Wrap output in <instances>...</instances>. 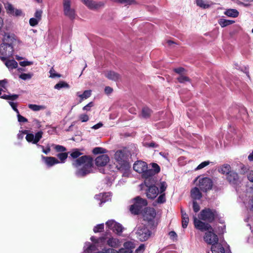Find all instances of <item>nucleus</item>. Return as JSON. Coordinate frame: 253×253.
<instances>
[{
    "label": "nucleus",
    "instance_id": "obj_1",
    "mask_svg": "<svg viewBox=\"0 0 253 253\" xmlns=\"http://www.w3.org/2000/svg\"><path fill=\"white\" fill-rule=\"evenodd\" d=\"M82 154L79 149H74L70 153L69 157V159H74L72 164L76 169L75 174L79 178L84 177L93 172V158L87 155L80 157Z\"/></svg>",
    "mask_w": 253,
    "mask_h": 253
},
{
    "label": "nucleus",
    "instance_id": "obj_2",
    "mask_svg": "<svg viewBox=\"0 0 253 253\" xmlns=\"http://www.w3.org/2000/svg\"><path fill=\"white\" fill-rule=\"evenodd\" d=\"M15 39L9 35L5 34L2 43L0 45V59L4 61L13 54L14 50L12 44Z\"/></svg>",
    "mask_w": 253,
    "mask_h": 253
},
{
    "label": "nucleus",
    "instance_id": "obj_3",
    "mask_svg": "<svg viewBox=\"0 0 253 253\" xmlns=\"http://www.w3.org/2000/svg\"><path fill=\"white\" fill-rule=\"evenodd\" d=\"M204 241L208 244L211 245V251L212 253H224L225 249L223 246L218 243V238L213 232V230H208L205 233L204 237Z\"/></svg>",
    "mask_w": 253,
    "mask_h": 253
},
{
    "label": "nucleus",
    "instance_id": "obj_4",
    "mask_svg": "<svg viewBox=\"0 0 253 253\" xmlns=\"http://www.w3.org/2000/svg\"><path fill=\"white\" fill-rule=\"evenodd\" d=\"M128 151L126 149L117 151L114 155V158L118 164L116 166L120 171H126L130 168L128 161Z\"/></svg>",
    "mask_w": 253,
    "mask_h": 253
},
{
    "label": "nucleus",
    "instance_id": "obj_5",
    "mask_svg": "<svg viewBox=\"0 0 253 253\" xmlns=\"http://www.w3.org/2000/svg\"><path fill=\"white\" fill-rule=\"evenodd\" d=\"M150 167H151V168L146 169V170L142 174V177L145 179V184H150V182H152V184L155 183V178L154 176L158 174L161 170L160 166L156 163H151L149 165V168Z\"/></svg>",
    "mask_w": 253,
    "mask_h": 253
},
{
    "label": "nucleus",
    "instance_id": "obj_6",
    "mask_svg": "<svg viewBox=\"0 0 253 253\" xmlns=\"http://www.w3.org/2000/svg\"><path fill=\"white\" fill-rule=\"evenodd\" d=\"M133 200L134 203L130 206V211L134 215L139 214L143 208L147 205V201L146 199H142L139 196L135 197Z\"/></svg>",
    "mask_w": 253,
    "mask_h": 253
},
{
    "label": "nucleus",
    "instance_id": "obj_7",
    "mask_svg": "<svg viewBox=\"0 0 253 253\" xmlns=\"http://www.w3.org/2000/svg\"><path fill=\"white\" fill-rule=\"evenodd\" d=\"M135 234L139 240L144 242L150 237L152 232L146 226L141 224L136 227Z\"/></svg>",
    "mask_w": 253,
    "mask_h": 253
},
{
    "label": "nucleus",
    "instance_id": "obj_8",
    "mask_svg": "<svg viewBox=\"0 0 253 253\" xmlns=\"http://www.w3.org/2000/svg\"><path fill=\"white\" fill-rule=\"evenodd\" d=\"M63 11L64 15L71 20H74L77 16L75 8L72 7L71 0H63Z\"/></svg>",
    "mask_w": 253,
    "mask_h": 253
},
{
    "label": "nucleus",
    "instance_id": "obj_9",
    "mask_svg": "<svg viewBox=\"0 0 253 253\" xmlns=\"http://www.w3.org/2000/svg\"><path fill=\"white\" fill-rule=\"evenodd\" d=\"M217 213L215 210L207 208L201 211L199 218L201 220L211 223L217 217Z\"/></svg>",
    "mask_w": 253,
    "mask_h": 253
},
{
    "label": "nucleus",
    "instance_id": "obj_10",
    "mask_svg": "<svg viewBox=\"0 0 253 253\" xmlns=\"http://www.w3.org/2000/svg\"><path fill=\"white\" fill-rule=\"evenodd\" d=\"M42 135L43 132L42 131L37 132L35 135L33 133H30L26 136V139L28 142L36 144L38 148H42V150L44 147L38 143L42 138Z\"/></svg>",
    "mask_w": 253,
    "mask_h": 253
},
{
    "label": "nucleus",
    "instance_id": "obj_11",
    "mask_svg": "<svg viewBox=\"0 0 253 253\" xmlns=\"http://www.w3.org/2000/svg\"><path fill=\"white\" fill-rule=\"evenodd\" d=\"M42 135L43 132L42 131L37 132L35 135L33 133H30L26 136V139L28 142L36 144L38 148H42V150L44 147L38 143L42 138Z\"/></svg>",
    "mask_w": 253,
    "mask_h": 253
},
{
    "label": "nucleus",
    "instance_id": "obj_12",
    "mask_svg": "<svg viewBox=\"0 0 253 253\" xmlns=\"http://www.w3.org/2000/svg\"><path fill=\"white\" fill-rule=\"evenodd\" d=\"M200 189L204 192L211 190L212 187V181L208 177H204L199 180V184Z\"/></svg>",
    "mask_w": 253,
    "mask_h": 253
},
{
    "label": "nucleus",
    "instance_id": "obj_13",
    "mask_svg": "<svg viewBox=\"0 0 253 253\" xmlns=\"http://www.w3.org/2000/svg\"><path fill=\"white\" fill-rule=\"evenodd\" d=\"M106 226L113 230L114 232L120 235L123 232L124 227L119 223L116 222L114 220H109L106 222Z\"/></svg>",
    "mask_w": 253,
    "mask_h": 253
},
{
    "label": "nucleus",
    "instance_id": "obj_14",
    "mask_svg": "<svg viewBox=\"0 0 253 253\" xmlns=\"http://www.w3.org/2000/svg\"><path fill=\"white\" fill-rule=\"evenodd\" d=\"M155 183L152 184V182H150V184H145L148 187V189L146 191V196L148 199H154L157 197L159 193L158 188L154 185Z\"/></svg>",
    "mask_w": 253,
    "mask_h": 253
},
{
    "label": "nucleus",
    "instance_id": "obj_15",
    "mask_svg": "<svg viewBox=\"0 0 253 253\" xmlns=\"http://www.w3.org/2000/svg\"><path fill=\"white\" fill-rule=\"evenodd\" d=\"M4 8L9 15L16 17L24 16L21 9L15 8L13 5L9 2L4 3Z\"/></svg>",
    "mask_w": 253,
    "mask_h": 253
},
{
    "label": "nucleus",
    "instance_id": "obj_16",
    "mask_svg": "<svg viewBox=\"0 0 253 253\" xmlns=\"http://www.w3.org/2000/svg\"><path fill=\"white\" fill-rule=\"evenodd\" d=\"M194 224L196 229L201 231L212 230V228L210 224L198 219L196 216L194 217Z\"/></svg>",
    "mask_w": 253,
    "mask_h": 253
},
{
    "label": "nucleus",
    "instance_id": "obj_17",
    "mask_svg": "<svg viewBox=\"0 0 253 253\" xmlns=\"http://www.w3.org/2000/svg\"><path fill=\"white\" fill-rule=\"evenodd\" d=\"M81 1L90 9L96 10L104 6L102 1H95L92 0H81Z\"/></svg>",
    "mask_w": 253,
    "mask_h": 253
},
{
    "label": "nucleus",
    "instance_id": "obj_18",
    "mask_svg": "<svg viewBox=\"0 0 253 253\" xmlns=\"http://www.w3.org/2000/svg\"><path fill=\"white\" fill-rule=\"evenodd\" d=\"M148 168L147 164L146 162L142 161H137L134 163L133 166V169L139 173L143 174L146 169Z\"/></svg>",
    "mask_w": 253,
    "mask_h": 253
},
{
    "label": "nucleus",
    "instance_id": "obj_19",
    "mask_svg": "<svg viewBox=\"0 0 253 253\" xmlns=\"http://www.w3.org/2000/svg\"><path fill=\"white\" fill-rule=\"evenodd\" d=\"M110 161L109 156L106 154H102L98 156L95 159V163L97 167H104L106 166Z\"/></svg>",
    "mask_w": 253,
    "mask_h": 253
},
{
    "label": "nucleus",
    "instance_id": "obj_20",
    "mask_svg": "<svg viewBox=\"0 0 253 253\" xmlns=\"http://www.w3.org/2000/svg\"><path fill=\"white\" fill-rule=\"evenodd\" d=\"M226 178L229 182L233 186H236L240 183L238 174L234 171H231L227 175Z\"/></svg>",
    "mask_w": 253,
    "mask_h": 253
},
{
    "label": "nucleus",
    "instance_id": "obj_21",
    "mask_svg": "<svg viewBox=\"0 0 253 253\" xmlns=\"http://www.w3.org/2000/svg\"><path fill=\"white\" fill-rule=\"evenodd\" d=\"M156 215V211L154 209L147 208L143 216L145 220L151 223L153 221Z\"/></svg>",
    "mask_w": 253,
    "mask_h": 253
},
{
    "label": "nucleus",
    "instance_id": "obj_22",
    "mask_svg": "<svg viewBox=\"0 0 253 253\" xmlns=\"http://www.w3.org/2000/svg\"><path fill=\"white\" fill-rule=\"evenodd\" d=\"M111 197V195L110 193H105L95 195V198L96 200L100 201L99 205L100 206H101L103 204L110 200Z\"/></svg>",
    "mask_w": 253,
    "mask_h": 253
},
{
    "label": "nucleus",
    "instance_id": "obj_23",
    "mask_svg": "<svg viewBox=\"0 0 253 253\" xmlns=\"http://www.w3.org/2000/svg\"><path fill=\"white\" fill-rule=\"evenodd\" d=\"M42 159L48 167H51L55 164L59 163L58 160L56 158L52 157H45L42 156Z\"/></svg>",
    "mask_w": 253,
    "mask_h": 253
},
{
    "label": "nucleus",
    "instance_id": "obj_24",
    "mask_svg": "<svg viewBox=\"0 0 253 253\" xmlns=\"http://www.w3.org/2000/svg\"><path fill=\"white\" fill-rule=\"evenodd\" d=\"M191 196L194 200H200L202 197V193L198 188L195 187L191 191Z\"/></svg>",
    "mask_w": 253,
    "mask_h": 253
},
{
    "label": "nucleus",
    "instance_id": "obj_25",
    "mask_svg": "<svg viewBox=\"0 0 253 253\" xmlns=\"http://www.w3.org/2000/svg\"><path fill=\"white\" fill-rule=\"evenodd\" d=\"M4 64L5 66L8 68L9 70H12L13 69H15L18 67L17 62L14 59L8 60L6 59L4 61Z\"/></svg>",
    "mask_w": 253,
    "mask_h": 253
},
{
    "label": "nucleus",
    "instance_id": "obj_26",
    "mask_svg": "<svg viewBox=\"0 0 253 253\" xmlns=\"http://www.w3.org/2000/svg\"><path fill=\"white\" fill-rule=\"evenodd\" d=\"M105 76L108 79L114 81H117L120 78V75L119 74L112 71H108L105 74Z\"/></svg>",
    "mask_w": 253,
    "mask_h": 253
},
{
    "label": "nucleus",
    "instance_id": "obj_27",
    "mask_svg": "<svg viewBox=\"0 0 253 253\" xmlns=\"http://www.w3.org/2000/svg\"><path fill=\"white\" fill-rule=\"evenodd\" d=\"M224 14L228 17L236 18L239 15V12L235 9H228L225 12Z\"/></svg>",
    "mask_w": 253,
    "mask_h": 253
},
{
    "label": "nucleus",
    "instance_id": "obj_28",
    "mask_svg": "<svg viewBox=\"0 0 253 253\" xmlns=\"http://www.w3.org/2000/svg\"><path fill=\"white\" fill-rule=\"evenodd\" d=\"M219 171L223 174H225L227 175L231 170V167L228 164H224L222 165L220 169H219Z\"/></svg>",
    "mask_w": 253,
    "mask_h": 253
},
{
    "label": "nucleus",
    "instance_id": "obj_29",
    "mask_svg": "<svg viewBox=\"0 0 253 253\" xmlns=\"http://www.w3.org/2000/svg\"><path fill=\"white\" fill-rule=\"evenodd\" d=\"M107 244L111 247L116 248L119 246L120 242L119 240L116 238H111L108 240Z\"/></svg>",
    "mask_w": 253,
    "mask_h": 253
},
{
    "label": "nucleus",
    "instance_id": "obj_30",
    "mask_svg": "<svg viewBox=\"0 0 253 253\" xmlns=\"http://www.w3.org/2000/svg\"><path fill=\"white\" fill-rule=\"evenodd\" d=\"M152 113V111L148 107H145L143 108L141 112V116L144 119L149 118Z\"/></svg>",
    "mask_w": 253,
    "mask_h": 253
},
{
    "label": "nucleus",
    "instance_id": "obj_31",
    "mask_svg": "<svg viewBox=\"0 0 253 253\" xmlns=\"http://www.w3.org/2000/svg\"><path fill=\"white\" fill-rule=\"evenodd\" d=\"M96 247L95 245L91 244L90 243H85L84 247V252L86 253H90L92 251L94 250Z\"/></svg>",
    "mask_w": 253,
    "mask_h": 253
},
{
    "label": "nucleus",
    "instance_id": "obj_32",
    "mask_svg": "<svg viewBox=\"0 0 253 253\" xmlns=\"http://www.w3.org/2000/svg\"><path fill=\"white\" fill-rule=\"evenodd\" d=\"M70 87V85L66 83L64 81H60L57 84H56L54 88L56 89L60 90L63 88H69Z\"/></svg>",
    "mask_w": 253,
    "mask_h": 253
},
{
    "label": "nucleus",
    "instance_id": "obj_33",
    "mask_svg": "<svg viewBox=\"0 0 253 253\" xmlns=\"http://www.w3.org/2000/svg\"><path fill=\"white\" fill-rule=\"evenodd\" d=\"M234 22L235 21L234 20H227L225 19H220L218 20V23L222 27H225L234 23Z\"/></svg>",
    "mask_w": 253,
    "mask_h": 253
},
{
    "label": "nucleus",
    "instance_id": "obj_34",
    "mask_svg": "<svg viewBox=\"0 0 253 253\" xmlns=\"http://www.w3.org/2000/svg\"><path fill=\"white\" fill-rule=\"evenodd\" d=\"M28 108L34 111H38L41 110H44L46 107L44 105L30 104L28 105Z\"/></svg>",
    "mask_w": 253,
    "mask_h": 253
},
{
    "label": "nucleus",
    "instance_id": "obj_35",
    "mask_svg": "<svg viewBox=\"0 0 253 253\" xmlns=\"http://www.w3.org/2000/svg\"><path fill=\"white\" fill-rule=\"evenodd\" d=\"M196 3L197 6L204 9L208 8L210 7V5L206 3L203 0H196Z\"/></svg>",
    "mask_w": 253,
    "mask_h": 253
},
{
    "label": "nucleus",
    "instance_id": "obj_36",
    "mask_svg": "<svg viewBox=\"0 0 253 253\" xmlns=\"http://www.w3.org/2000/svg\"><path fill=\"white\" fill-rule=\"evenodd\" d=\"M115 2H117L121 4H124L125 5H131L135 4L136 1L135 0H113Z\"/></svg>",
    "mask_w": 253,
    "mask_h": 253
},
{
    "label": "nucleus",
    "instance_id": "obj_37",
    "mask_svg": "<svg viewBox=\"0 0 253 253\" xmlns=\"http://www.w3.org/2000/svg\"><path fill=\"white\" fill-rule=\"evenodd\" d=\"M77 95L81 98L82 100L84 99H87L91 95V91L90 90H85L83 94H80L79 92L77 93Z\"/></svg>",
    "mask_w": 253,
    "mask_h": 253
},
{
    "label": "nucleus",
    "instance_id": "obj_38",
    "mask_svg": "<svg viewBox=\"0 0 253 253\" xmlns=\"http://www.w3.org/2000/svg\"><path fill=\"white\" fill-rule=\"evenodd\" d=\"M107 152V150L102 147H95L92 150V153L95 154H104Z\"/></svg>",
    "mask_w": 253,
    "mask_h": 253
},
{
    "label": "nucleus",
    "instance_id": "obj_39",
    "mask_svg": "<svg viewBox=\"0 0 253 253\" xmlns=\"http://www.w3.org/2000/svg\"><path fill=\"white\" fill-rule=\"evenodd\" d=\"M18 95L17 94H12V95H3L0 96L1 98L6 100H14L18 98Z\"/></svg>",
    "mask_w": 253,
    "mask_h": 253
},
{
    "label": "nucleus",
    "instance_id": "obj_40",
    "mask_svg": "<svg viewBox=\"0 0 253 253\" xmlns=\"http://www.w3.org/2000/svg\"><path fill=\"white\" fill-rule=\"evenodd\" d=\"M159 186L160 188V191H159V192H160V193H165L164 192L166 191L168 186L167 183L165 181H161L160 182Z\"/></svg>",
    "mask_w": 253,
    "mask_h": 253
},
{
    "label": "nucleus",
    "instance_id": "obj_41",
    "mask_svg": "<svg viewBox=\"0 0 253 253\" xmlns=\"http://www.w3.org/2000/svg\"><path fill=\"white\" fill-rule=\"evenodd\" d=\"M166 201L165 193H160V195L158 197L156 200L158 204H163Z\"/></svg>",
    "mask_w": 253,
    "mask_h": 253
},
{
    "label": "nucleus",
    "instance_id": "obj_42",
    "mask_svg": "<svg viewBox=\"0 0 253 253\" xmlns=\"http://www.w3.org/2000/svg\"><path fill=\"white\" fill-rule=\"evenodd\" d=\"M189 222V217L187 214H184L183 217H182V226L183 228L187 227Z\"/></svg>",
    "mask_w": 253,
    "mask_h": 253
},
{
    "label": "nucleus",
    "instance_id": "obj_43",
    "mask_svg": "<svg viewBox=\"0 0 253 253\" xmlns=\"http://www.w3.org/2000/svg\"><path fill=\"white\" fill-rule=\"evenodd\" d=\"M124 248L132 250L135 248V244L131 241L126 242L124 244Z\"/></svg>",
    "mask_w": 253,
    "mask_h": 253
},
{
    "label": "nucleus",
    "instance_id": "obj_44",
    "mask_svg": "<svg viewBox=\"0 0 253 253\" xmlns=\"http://www.w3.org/2000/svg\"><path fill=\"white\" fill-rule=\"evenodd\" d=\"M104 237H100L99 238H96L94 236H92L90 238V240L92 242H93L94 244H99V243H103L105 241Z\"/></svg>",
    "mask_w": 253,
    "mask_h": 253
},
{
    "label": "nucleus",
    "instance_id": "obj_45",
    "mask_svg": "<svg viewBox=\"0 0 253 253\" xmlns=\"http://www.w3.org/2000/svg\"><path fill=\"white\" fill-rule=\"evenodd\" d=\"M57 157L60 159L61 163H64L65 161L68 157L67 153H60L57 154Z\"/></svg>",
    "mask_w": 253,
    "mask_h": 253
},
{
    "label": "nucleus",
    "instance_id": "obj_46",
    "mask_svg": "<svg viewBox=\"0 0 253 253\" xmlns=\"http://www.w3.org/2000/svg\"><path fill=\"white\" fill-rule=\"evenodd\" d=\"M32 76H33L32 74L22 73L21 75H19V78L23 80H29V79H31Z\"/></svg>",
    "mask_w": 253,
    "mask_h": 253
},
{
    "label": "nucleus",
    "instance_id": "obj_47",
    "mask_svg": "<svg viewBox=\"0 0 253 253\" xmlns=\"http://www.w3.org/2000/svg\"><path fill=\"white\" fill-rule=\"evenodd\" d=\"M104 226L103 223L98 224L94 227L93 231L95 233L102 232L104 229Z\"/></svg>",
    "mask_w": 253,
    "mask_h": 253
},
{
    "label": "nucleus",
    "instance_id": "obj_48",
    "mask_svg": "<svg viewBox=\"0 0 253 253\" xmlns=\"http://www.w3.org/2000/svg\"><path fill=\"white\" fill-rule=\"evenodd\" d=\"M177 80L180 83H184L185 82H189L190 79L186 76L180 75L178 78H177Z\"/></svg>",
    "mask_w": 253,
    "mask_h": 253
},
{
    "label": "nucleus",
    "instance_id": "obj_49",
    "mask_svg": "<svg viewBox=\"0 0 253 253\" xmlns=\"http://www.w3.org/2000/svg\"><path fill=\"white\" fill-rule=\"evenodd\" d=\"M54 148L57 152H63L66 151V148L61 145H53Z\"/></svg>",
    "mask_w": 253,
    "mask_h": 253
},
{
    "label": "nucleus",
    "instance_id": "obj_50",
    "mask_svg": "<svg viewBox=\"0 0 253 253\" xmlns=\"http://www.w3.org/2000/svg\"><path fill=\"white\" fill-rule=\"evenodd\" d=\"M50 76L49 77L51 78H55L56 77L59 78L61 77V75L56 73L55 70L52 67L49 71Z\"/></svg>",
    "mask_w": 253,
    "mask_h": 253
},
{
    "label": "nucleus",
    "instance_id": "obj_51",
    "mask_svg": "<svg viewBox=\"0 0 253 253\" xmlns=\"http://www.w3.org/2000/svg\"><path fill=\"white\" fill-rule=\"evenodd\" d=\"M210 163V161H204V162L201 163L200 165H199L197 166V167L195 169V170H197L205 168L208 165H209Z\"/></svg>",
    "mask_w": 253,
    "mask_h": 253
},
{
    "label": "nucleus",
    "instance_id": "obj_52",
    "mask_svg": "<svg viewBox=\"0 0 253 253\" xmlns=\"http://www.w3.org/2000/svg\"><path fill=\"white\" fill-rule=\"evenodd\" d=\"M39 21L35 18H31L29 20V24L31 26L34 27L38 24Z\"/></svg>",
    "mask_w": 253,
    "mask_h": 253
},
{
    "label": "nucleus",
    "instance_id": "obj_53",
    "mask_svg": "<svg viewBox=\"0 0 253 253\" xmlns=\"http://www.w3.org/2000/svg\"><path fill=\"white\" fill-rule=\"evenodd\" d=\"M145 250V246L144 244H141L136 250L135 253H143Z\"/></svg>",
    "mask_w": 253,
    "mask_h": 253
},
{
    "label": "nucleus",
    "instance_id": "obj_54",
    "mask_svg": "<svg viewBox=\"0 0 253 253\" xmlns=\"http://www.w3.org/2000/svg\"><path fill=\"white\" fill-rule=\"evenodd\" d=\"M144 145L148 148H157L159 146L157 144L154 142H146Z\"/></svg>",
    "mask_w": 253,
    "mask_h": 253
},
{
    "label": "nucleus",
    "instance_id": "obj_55",
    "mask_svg": "<svg viewBox=\"0 0 253 253\" xmlns=\"http://www.w3.org/2000/svg\"><path fill=\"white\" fill-rule=\"evenodd\" d=\"M79 119L82 122L84 123L87 122L89 120V117L87 115L83 114L79 116Z\"/></svg>",
    "mask_w": 253,
    "mask_h": 253
},
{
    "label": "nucleus",
    "instance_id": "obj_56",
    "mask_svg": "<svg viewBox=\"0 0 253 253\" xmlns=\"http://www.w3.org/2000/svg\"><path fill=\"white\" fill-rule=\"evenodd\" d=\"M193 209L195 212H198L200 209L199 205L195 200L193 201Z\"/></svg>",
    "mask_w": 253,
    "mask_h": 253
},
{
    "label": "nucleus",
    "instance_id": "obj_57",
    "mask_svg": "<svg viewBox=\"0 0 253 253\" xmlns=\"http://www.w3.org/2000/svg\"><path fill=\"white\" fill-rule=\"evenodd\" d=\"M9 104L12 108V109L16 113V114H18L19 112L17 108V103H15L13 102L9 101Z\"/></svg>",
    "mask_w": 253,
    "mask_h": 253
},
{
    "label": "nucleus",
    "instance_id": "obj_58",
    "mask_svg": "<svg viewBox=\"0 0 253 253\" xmlns=\"http://www.w3.org/2000/svg\"><path fill=\"white\" fill-rule=\"evenodd\" d=\"M17 116L18 121L19 122L26 123V122H28V120L26 118H25V117L21 116L19 112L18 113V114H17Z\"/></svg>",
    "mask_w": 253,
    "mask_h": 253
},
{
    "label": "nucleus",
    "instance_id": "obj_59",
    "mask_svg": "<svg viewBox=\"0 0 253 253\" xmlns=\"http://www.w3.org/2000/svg\"><path fill=\"white\" fill-rule=\"evenodd\" d=\"M42 11L41 10H37L35 13V18L38 19L39 21H40L42 18Z\"/></svg>",
    "mask_w": 253,
    "mask_h": 253
},
{
    "label": "nucleus",
    "instance_id": "obj_60",
    "mask_svg": "<svg viewBox=\"0 0 253 253\" xmlns=\"http://www.w3.org/2000/svg\"><path fill=\"white\" fill-rule=\"evenodd\" d=\"M28 133V130H25L24 131H20L19 133L17 134V138L18 139H22L24 137V134Z\"/></svg>",
    "mask_w": 253,
    "mask_h": 253
},
{
    "label": "nucleus",
    "instance_id": "obj_61",
    "mask_svg": "<svg viewBox=\"0 0 253 253\" xmlns=\"http://www.w3.org/2000/svg\"><path fill=\"white\" fill-rule=\"evenodd\" d=\"M94 103L93 102H90L83 108V110L89 111L90 110L91 107H93Z\"/></svg>",
    "mask_w": 253,
    "mask_h": 253
},
{
    "label": "nucleus",
    "instance_id": "obj_62",
    "mask_svg": "<svg viewBox=\"0 0 253 253\" xmlns=\"http://www.w3.org/2000/svg\"><path fill=\"white\" fill-rule=\"evenodd\" d=\"M20 65L22 67H25L27 66H29L32 64V62L28 61H21L19 63Z\"/></svg>",
    "mask_w": 253,
    "mask_h": 253
},
{
    "label": "nucleus",
    "instance_id": "obj_63",
    "mask_svg": "<svg viewBox=\"0 0 253 253\" xmlns=\"http://www.w3.org/2000/svg\"><path fill=\"white\" fill-rule=\"evenodd\" d=\"M174 71L178 74H181L182 73H183L185 71V69L183 67H179L177 68L174 69Z\"/></svg>",
    "mask_w": 253,
    "mask_h": 253
},
{
    "label": "nucleus",
    "instance_id": "obj_64",
    "mask_svg": "<svg viewBox=\"0 0 253 253\" xmlns=\"http://www.w3.org/2000/svg\"><path fill=\"white\" fill-rule=\"evenodd\" d=\"M248 179L251 182H253V170H251L248 174Z\"/></svg>",
    "mask_w": 253,
    "mask_h": 253
}]
</instances>
